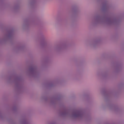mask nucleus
Listing matches in <instances>:
<instances>
[{"label":"nucleus","instance_id":"obj_1","mask_svg":"<svg viewBox=\"0 0 124 124\" xmlns=\"http://www.w3.org/2000/svg\"><path fill=\"white\" fill-rule=\"evenodd\" d=\"M103 21H104V20L100 16H96L93 18L92 23H93V24H101Z\"/></svg>","mask_w":124,"mask_h":124},{"label":"nucleus","instance_id":"obj_2","mask_svg":"<svg viewBox=\"0 0 124 124\" xmlns=\"http://www.w3.org/2000/svg\"><path fill=\"white\" fill-rule=\"evenodd\" d=\"M82 116V113L80 111H75L71 115L73 119H76V118H80Z\"/></svg>","mask_w":124,"mask_h":124},{"label":"nucleus","instance_id":"obj_3","mask_svg":"<svg viewBox=\"0 0 124 124\" xmlns=\"http://www.w3.org/2000/svg\"><path fill=\"white\" fill-rule=\"evenodd\" d=\"M99 43V40L98 39L93 40L89 43L91 47H95L97 46V44Z\"/></svg>","mask_w":124,"mask_h":124},{"label":"nucleus","instance_id":"obj_4","mask_svg":"<svg viewBox=\"0 0 124 124\" xmlns=\"http://www.w3.org/2000/svg\"><path fill=\"white\" fill-rule=\"evenodd\" d=\"M106 23L108 25H111L112 23H114V20H107L106 21Z\"/></svg>","mask_w":124,"mask_h":124},{"label":"nucleus","instance_id":"obj_5","mask_svg":"<svg viewBox=\"0 0 124 124\" xmlns=\"http://www.w3.org/2000/svg\"><path fill=\"white\" fill-rule=\"evenodd\" d=\"M29 72L33 74V73H34L35 72V70H34V69H30L29 70Z\"/></svg>","mask_w":124,"mask_h":124},{"label":"nucleus","instance_id":"obj_6","mask_svg":"<svg viewBox=\"0 0 124 124\" xmlns=\"http://www.w3.org/2000/svg\"><path fill=\"white\" fill-rule=\"evenodd\" d=\"M62 46H59L55 48V50L57 51H60V50H61V49H62Z\"/></svg>","mask_w":124,"mask_h":124},{"label":"nucleus","instance_id":"obj_7","mask_svg":"<svg viewBox=\"0 0 124 124\" xmlns=\"http://www.w3.org/2000/svg\"><path fill=\"white\" fill-rule=\"evenodd\" d=\"M9 38V36H5L3 39V40H4V41H5V40H7V39Z\"/></svg>","mask_w":124,"mask_h":124},{"label":"nucleus","instance_id":"obj_8","mask_svg":"<svg viewBox=\"0 0 124 124\" xmlns=\"http://www.w3.org/2000/svg\"><path fill=\"white\" fill-rule=\"evenodd\" d=\"M22 124H30L28 122H24L22 123Z\"/></svg>","mask_w":124,"mask_h":124}]
</instances>
